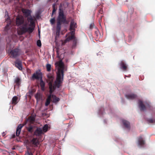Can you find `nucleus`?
I'll use <instances>...</instances> for the list:
<instances>
[{
	"label": "nucleus",
	"instance_id": "nucleus-5",
	"mask_svg": "<svg viewBox=\"0 0 155 155\" xmlns=\"http://www.w3.org/2000/svg\"><path fill=\"white\" fill-rule=\"evenodd\" d=\"M44 134L42 129L40 127H37L34 133V135L39 137H40Z\"/></svg>",
	"mask_w": 155,
	"mask_h": 155
},
{
	"label": "nucleus",
	"instance_id": "nucleus-40",
	"mask_svg": "<svg viewBox=\"0 0 155 155\" xmlns=\"http://www.w3.org/2000/svg\"><path fill=\"white\" fill-rule=\"evenodd\" d=\"M103 16H102V15L101 16V18H100V19L99 20V22L100 24H101V18H102V17Z\"/></svg>",
	"mask_w": 155,
	"mask_h": 155
},
{
	"label": "nucleus",
	"instance_id": "nucleus-15",
	"mask_svg": "<svg viewBox=\"0 0 155 155\" xmlns=\"http://www.w3.org/2000/svg\"><path fill=\"white\" fill-rule=\"evenodd\" d=\"M138 141V145L139 146H143L145 144V141L141 136H140L139 137Z\"/></svg>",
	"mask_w": 155,
	"mask_h": 155
},
{
	"label": "nucleus",
	"instance_id": "nucleus-14",
	"mask_svg": "<svg viewBox=\"0 0 155 155\" xmlns=\"http://www.w3.org/2000/svg\"><path fill=\"white\" fill-rule=\"evenodd\" d=\"M120 65L121 69L124 71H127V67L126 63L123 61H121L120 62Z\"/></svg>",
	"mask_w": 155,
	"mask_h": 155
},
{
	"label": "nucleus",
	"instance_id": "nucleus-3",
	"mask_svg": "<svg viewBox=\"0 0 155 155\" xmlns=\"http://www.w3.org/2000/svg\"><path fill=\"white\" fill-rule=\"evenodd\" d=\"M57 22H59L60 23H66V20L65 16H64L63 10L59 9V15L58 18H57Z\"/></svg>",
	"mask_w": 155,
	"mask_h": 155
},
{
	"label": "nucleus",
	"instance_id": "nucleus-7",
	"mask_svg": "<svg viewBox=\"0 0 155 155\" xmlns=\"http://www.w3.org/2000/svg\"><path fill=\"white\" fill-rule=\"evenodd\" d=\"M10 53L13 58H15L19 55V49L17 48L12 50Z\"/></svg>",
	"mask_w": 155,
	"mask_h": 155
},
{
	"label": "nucleus",
	"instance_id": "nucleus-44",
	"mask_svg": "<svg viewBox=\"0 0 155 155\" xmlns=\"http://www.w3.org/2000/svg\"><path fill=\"white\" fill-rule=\"evenodd\" d=\"M15 135H13V137H15Z\"/></svg>",
	"mask_w": 155,
	"mask_h": 155
},
{
	"label": "nucleus",
	"instance_id": "nucleus-37",
	"mask_svg": "<svg viewBox=\"0 0 155 155\" xmlns=\"http://www.w3.org/2000/svg\"><path fill=\"white\" fill-rule=\"evenodd\" d=\"M147 107V108H149L151 110L152 109H153V107H152L149 104H147V105H146Z\"/></svg>",
	"mask_w": 155,
	"mask_h": 155
},
{
	"label": "nucleus",
	"instance_id": "nucleus-47",
	"mask_svg": "<svg viewBox=\"0 0 155 155\" xmlns=\"http://www.w3.org/2000/svg\"><path fill=\"white\" fill-rule=\"evenodd\" d=\"M58 1V0H57V1Z\"/></svg>",
	"mask_w": 155,
	"mask_h": 155
},
{
	"label": "nucleus",
	"instance_id": "nucleus-43",
	"mask_svg": "<svg viewBox=\"0 0 155 155\" xmlns=\"http://www.w3.org/2000/svg\"><path fill=\"white\" fill-rule=\"evenodd\" d=\"M39 17V15H36V17L37 18H38Z\"/></svg>",
	"mask_w": 155,
	"mask_h": 155
},
{
	"label": "nucleus",
	"instance_id": "nucleus-35",
	"mask_svg": "<svg viewBox=\"0 0 155 155\" xmlns=\"http://www.w3.org/2000/svg\"><path fill=\"white\" fill-rule=\"evenodd\" d=\"M37 45L39 47H41V42L40 40H38L37 41Z\"/></svg>",
	"mask_w": 155,
	"mask_h": 155
},
{
	"label": "nucleus",
	"instance_id": "nucleus-22",
	"mask_svg": "<svg viewBox=\"0 0 155 155\" xmlns=\"http://www.w3.org/2000/svg\"><path fill=\"white\" fill-rule=\"evenodd\" d=\"M47 77L49 79V80L51 81L48 83V84H49V83L50 82H51L52 83V85L53 86H55V82L54 83V84L53 85L52 84V82L53 81V77L51 74H49L47 75Z\"/></svg>",
	"mask_w": 155,
	"mask_h": 155
},
{
	"label": "nucleus",
	"instance_id": "nucleus-6",
	"mask_svg": "<svg viewBox=\"0 0 155 155\" xmlns=\"http://www.w3.org/2000/svg\"><path fill=\"white\" fill-rule=\"evenodd\" d=\"M30 144L31 147H35L38 146L39 143L37 138H34L30 141Z\"/></svg>",
	"mask_w": 155,
	"mask_h": 155
},
{
	"label": "nucleus",
	"instance_id": "nucleus-4",
	"mask_svg": "<svg viewBox=\"0 0 155 155\" xmlns=\"http://www.w3.org/2000/svg\"><path fill=\"white\" fill-rule=\"evenodd\" d=\"M42 78V75L41 73L39 71H37L33 74L31 78V79L33 80L36 79L38 80Z\"/></svg>",
	"mask_w": 155,
	"mask_h": 155
},
{
	"label": "nucleus",
	"instance_id": "nucleus-9",
	"mask_svg": "<svg viewBox=\"0 0 155 155\" xmlns=\"http://www.w3.org/2000/svg\"><path fill=\"white\" fill-rule=\"evenodd\" d=\"M24 22V19L23 17L21 16H17L16 18V24L18 26L22 24Z\"/></svg>",
	"mask_w": 155,
	"mask_h": 155
},
{
	"label": "nucleus",
	"instance_id": "nucleus-42",
	"mask_svg": "<svg viewBox=\"0 0 155 155\" xmlns=\"http://www.w3.org/2000/svg\"><path fill=\"white\" fill-rule=\"evenodd\" d=\"M102 10H100L99 12V13L101 14L102 13Z\"/></svg>",
	"mask_w": 155,
	"mask_h": 155
},
{
	"label": "nucleus",
	"instance_id": "nucleus-17",
	"mask_svg": "<svg viewBox=\"0 0 155 155\" xmlns=\"http://www.w3.org/2000/svg\"><path fill=\"white\" fill-rule=\"evenodd\" d=\"M61 24L59 22H57V26L56 28V33L57 35H59V34Z\"/></svg>",
	"mask_w": 155,
	"mask_h": 155
},
{
	"label": "nucleus",
	"instance_id": "nucleus-30",
	"mask_svg": "<svg viewBox=\"0 0 155 155\" xmlns=\"http://www.w3.org/2000/svg\"><path fill=\"white\" fill-rule=\"evenodd\" d=\"M95 30L94 31L95 34L97 37H98L100 34L99 31L98 29L97 28H95Z\"/></svg>",
	"mask_w": 155,
	"mask_h": 155
},
{
	"label": "nucleus",
	"instance_id": "nucleus-31",
	"mask_svg": "<svg viewBox=\"0 0 155 155\" xmlns=\"http://www.w3.org/2000/svg\"><path fill=\"white\" fill-rule=\"evenodd\" d=\"M35 96L37 100H40L41 97L40 94L38 93L35 95Z\"/></svg>",
	"mask_w": 155,
	"mask_h": 155
},
{
	"label": "nucleus",
	"instance_id": "nucleus-32",
	"mask_svg": "<svg viewBox=\"0 0 155 155\" xmlns=\"http://www.w3.org/2000/svg\"><path fill=\"white\" fill-rule=\"evenodd\" d=\"M77 43V40L76 39H74L73 41V44L72 46L73 48H74L76 47Z\"/></svg>",
	"mask_w": 155,
	"mask_h": 155
},
{
	"label": "nucleus",
	"instance_id": "nucleus-33",
	"mask_svg": "<svg viewBox=\"0 0 155 155\" xmlns=\"http://www.w3.org/2000/svg\"><path fill=\"white\" fill-rule=\"evenodd\" d=\"M55 21V18H53L51 19L50 20V23L52 25L54 24Z\"/></svg>",
	"mask_w": 155,
	"mask_h": 155
},
{
	"label": "nucleus",
	"instance_id": "nucleus-34",
	"mask_svg": "<svg viewBox=\"0 0 155 155\" xmlns=\"http://www.w3.org/2000/svg\"><path fill=\"white\" fill-rule=\"evenodd\" d=\"M11 23H9V24H8L5 27V31H7L9 28V25H10Z\"/></svg>",
	"mask_w": 155,
	"mask_h": 155
},
{
	"label": "nucleus",
	"instance_id": "nucleus-23",
	"mask_svg": "<svg viewBox=\"0 0 155 155\" xmlns=\"http://www.w3.org/2000/svg\"><path fill=\"white\" fill-rule=\"evenodd\" d=\"M48 124H46L42 127V130H43L44 134L48 130Z\"/></svg>",
	"mask_w": 155,
	"mask_h": 155
},
{
	"label": "nucleus",
	"instance_id": "nucleus-39",
	"mask_svg": "<svg viewBox=\"0 0 155 155\" xmlns=\"http://www.w3.org/2000/svg\"><path fill=\"white\" fill-rule=\"evenodd\" d=\"M27 153L28 154V155H33L31 153L30 151H29V150H28V149H27Z\"/></svg>",
	"mask_w": 155,
	"mask_h": 155
},
{
	"label": "nucleus",
	"instance_id": "nucleus-25",
	"mask_svg": "<svg viewBox=\"0 0 155 155\" xmlns=\"http://www.w3.org/2000/svg\"><path fill=\"white\" fill-rule=\"evenodd\" d=\"M26 129L30 133H32L33 131V127L31 126L27 127Z\"/></svg>",
	"mask_w": 155,
	"mask_h": 155
},
{
	"label": "nucleus",
	"instance_id": "nucleus-19",
	"mask_svg": "<svg viewBox=\"0 0 155 155\" xmlns=\"http://www.w3.org/2000/svg\"><path fill=\"white\" fill-rule=\"evenodd\" d=\"M51 98L53 99L52 102L55 104H57L60 101L59 98L55 95L51 94Z\"/></svg>",
	"mask_w": 155,
	"mask_h": 155
},
{
	"label": "nucleus",
	"instance_id": "nucleus-26",
	"mask_svg": "<svg viewBox=\"0 0 155 155\" xmlns=\"http://www.w3.org/2000/svg\"><path fill=\"white\" fill-rule=\"evenodd\" d=\"M56 5L55 4H53L52 5V8H53V10L52 12V15L51 16H52L54 14V12H55L56 11L57 8H55V6Z\"/></svg>",
	"mask_w": 155,
	"mask_h": 155
},
{
	"label": "nucleus",
	"instance_id": "nucleus-38",
	"mask_svg": "<svg viewBox=\"0 0 155 155\" xmlns=\"http://www.w3.org/2000/svg\"><path fill=\"white\" fill-rule=\"evenodd\" d=\"M29 119L32 122H33L35 120V118L33 117H31Z\"/></svg>",
	"mask_w": 155,
	"mask_h": 155
},
{
	"label": "nucleus",
	"instance_id": "nucleus-21",
	"mask_svg": "<svg viewBox=\"0 0 155 155\" xmlns=\"http://www.w3.org/2000/svg\"><path fill=\"white\" fill-rule=\"evenodd\" d=\"M23 12L25 14V16L27 17L30 15L31 12L28 9H24L23 10Z\"/></svg>",
	"mask_w": 155,
	"mask_h": 155
},
{
	"label": "nucleus",
	"instance_id": "nucleus-13",
	"mask_svg": "<svg viewBox=\"0 0 155 155\" xmlns=\"http://www.w3.org/2000/svg\"><path fill=\"white\" fill-rule=\"evenodd\" d=\"M125 97L129 99L133 100L137 97V96L134 94H129L125 95Z\"/></svg>",
	"mask_w": 155,
	"mask_h": 155
},
{
	"label": "nucleus",
	"instance_id": "nucleus-16",
	"mask_svg": "<svg viewBox=\"0 0 155 155\" xmlns=\"http://www.w3.org/2000/svg\"><path fill=\"white\" fill-rule=\"evenodd\" d=\"M23 126V125L21 124H20L17 127L16 131V135L17 136H18L19 135L21 129L22 127Z\"/></svg>",
	"mask_w": 155,
	"mask_h": 155
},
{
	"label": "nucleus",
	"instance_id": "nucleus-11",
	"mask_svg": "<svg viewBox=\"0 0 155 155\" xmlns=\"http://www.w3.org/2000/svg\"><path fill=\"white\" fill-rule=\"evenodd\" d=\"M138 104L139 107L141 111H144L146 110V107L141 101L139 100Z\"/></svg>",
	"mask_w": 155,
	"mask_h": 155
},
{
	"label": "nucleus",
	"instance_id": "nucleus-27",
	"mask_svg": "<svg viewBox=\"0 0 155 155\" xmlns=\"http://www.w3.org/2000/svg\"><path fill=\"white\" fill-rule=\"evenodd\" d=\"M46 67L47 70L49 72V71H51V66L50 64H47L46 65Z\"/></svg>",
	"mask_w": 155,
	"mask_h": 155
},
{
	"label": "nucleus",
	"instance_id": "nucleus-10",
	"mask_svg": "<svg viewBox=\"0 0 155 155\" xmlns=\"http://www.w3.org/2000/svg\"><path fill=\"white\" fill-rule=\"evenodd\" d=\"M15 64L16 67L19 70H22L21 62L19 60L17 59L15 62Z\"/></svg>",
	"mask_w": 155,
	"mask_h": 155
},
{
	"label": "nucleus",
	"instance_id": "nucleus-29",
	"mask_svg": "<svg viewBox=\"0 0 155 155\" xmlns=\"http://www.w3.org/2000/svg\"><path fill=\"white\" fill-rule=\"evenodd\" d=\"M20 79L19 78H15V82L17 85H19L20 84Z\"/></svg>",
	"mask_w": 155,
	"mask_h": 155
},
{
	"label": "nucleus",
	"instance_id": "nucleus-28",
	"mask_svg": "<svg viewBox=\"0 0 155 155\" xmlns=\"http://www.w3.org/2000/svg\"><path fill=\"white\" fill-rule=\"evenodd\" d=\"M147 121L149 123H155V119H148L147 120Z\"/></svg>",
	"mask_w": 155,
	"mask_h": 155
},
{
	"label": "nucleus",
	"instance_id": "nucleus-36",
	"mask_svg": "<svg viewBox=\"0 0 155 155\" xmlns=\"http://www.w3.org/2000/svg\"><path fill=\"white\" fill-rule=\"evenodd\" d=\"M94 23H91L90 25V28L91 29H92L94 28Z\"/></svg>",
	"mask_w": 155,
	"mask_h": 155
},
{
	"label": "nucleus",
	"instance_id": "nucleus-18",
	"mask_svg": "<svg viewBox=\"0 0 155 155\" xmlns=\"http://www.w3.org/2000/svg\"><path fill=\"white\" fill-rule=\"evenodd\" d=\"M18 98L16 96H14L12 98V103L14 105H15L18 102Z\"/></svg>",
	"mask_w": 155,
	"mask_h": 155
},
{
	"label": "nucleus",
	"instance_id": "nucleus-20",
	"mask_svg": "<svg viewBox=\"0 0 155 155\" xmlns=\"http://www.w3.org/2000/svg\"><path fill=\"white\" fill-rule=\"evenodd\" d=\"M122 122L124 126L127 128L130 129V124L128 121L123 120Z\"/></svg>",
	"mask_w": 155,
	"mask_h": 155
},
{
	"label": "nucleus",
	"instance_id": "nucleus-41",
	"mask_svg": "<svg viewBox=\"0 0 155 155\" xmlns=\"http://www.w3.org/2000/svg\"><path fill=\"white\" fill-rule=\"evenodd\" d=\"M27 23H25V24H24L23 25H22V26H25V27H27Z\"/></svg>",
	"mask_w": 155,
	"mask_h": 155
},
{
	"label": "nucleus",
	"instance_id": "nucleus-2",
	"mask_svg": "<svg viewBox=\"0 0 155 155\" xmlns=\"http://www.w3.org/2000/svg\"><path fill=\"white\" fill-rule=\"evenodd\" d=\"M28 20L30 22L29 25L30 27L27 28L25 26H21L17 31L18 34L19 35H22L27 32L31 33L33 31L35 27L33 18L30 16L28 18Z\"/></svg>",
	"mask_w": 155,
	"mask_h": 155
},
{
	"label": "nucleus",
	"instance_id": "nucleus-12",
	"mask_svg": "<svg viewBox=\"0 0 155 155\" xmlns=\"http://www.w3.org/2000/svg\"><path fill=\"white\" fill-rule=\"evenodd\" d=\"M71 36L68 37L65 40L64 42L67 43V42L69 41L70 40L75 39V37L74 36L75 32L72 33V32H71Z\"/></svg>",
	"mask_w": 155,
	"mask_h": 155
},
{
	"label": "nucleus",
	"instance_id": "nucleus-45",
	"mask_svg": "<svg viewBox=\"0 0 155 155\" xmlns=\"http://www.w3.org/2000/svg\"><path fill=\"white\" fill-rule=\"evenodd\" d=\"M38 33H40V31H38Z\"/></svg>",
	"mask_w": 155,
	"mask_h": 155
},
{
	"label": "nucleus",
	"instance_id": "nucleus-8",
	"mask_svg": "<svg viewBox=\"0 0 155 155\" xmlns=\"http://www.w3.org/2000/svg\"><path fill=\"white\" fill-rule=\"evenodd\" d=\"M77 27V24L75 23L73 21H71L70 24L69 30L71 31V32H72V33L75 32V28Z\"/></svg>",
	"mask_w": 155,
	"mask_h": 155
},
{
	"label": "nucleus",
	"instance_id": "nucleus-46",
	"mask_svg": "<svg viewBox=\"0 0 155 155\" xmlns=\"http://www.w3.org/2000/svg\"><path fill=\"white\" fill-rule=\"evenodd\" d=\"M126 2H127V1H128V0H126Z\"/></svg>",
	"mask_w": 155,
	"mask_h": 155
},
{
	"label": "nucleus",
	"instance_id": "nucleus-24",
	"mask_svg": "<svg viewBox=\"0 0 155 155\" xmlns=\"http://www.w3.org/2000/svg\"><path fill=\"white\" fill-rule=\"evenodd\" d=\"M40 85L41 88V89L43 90L44 89L45 83L42 80V78L40 79Z\"/></svg>",
	"mask_w": 155,
	"mask_h": 155
},
{
	"label": "nucleus",
	"instance_id": "nucleus-1",
	"mask_svg": "<svg viewBox=\"0 0 155 155\" xmlns=\"http://www.w3.org/2000/svg\"><path fill=\"white\" fill-rule=\"evenodd\" d=\"M55 66L58 69L56 80L55 82V85L53 86L51 82L49 84L50 94L48 96L45 103V105L48 106L50 103L51 98V94L57 87H60L62 83L64 77V65L61 60H60L55 63Z\"/></svg>",
	"mask_w": 155,
	"mask_h": 155
}]
</instances>
